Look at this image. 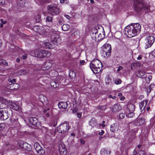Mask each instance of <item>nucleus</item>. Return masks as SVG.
I'll list each match as a JSON object with an SVG mask.
<instances>
[{
    "instance_id": "393cba45",
    "label": "nucleus",
    "mask_w": 155,
    "mask_h": 155,
    "mask_svg": "<svg viewBox=\"0 0 155 155\" xmlns=\"http://www.w3.org/2000/svg\"><path fill=\"white\" fill-rule=\"evenodd\" d=\"M10 107L16 110H18L20 108V107L15 103H12L11 104Z\"/></svg>"
},
{
    "instance_id": "423d86ee",
    "label": "nucleus",
    "mask_w": 155,
    "mask_h": 155,
    "mask_svg": "<svg viewBox=\"0 0 155 155\" xmlns=\"http://www.w3.org/2000/svg\"><path fill=\"white\" fill-rule=\"evenodd\" d=\"M34 54L35 57L39 58L49 57L51 55V53L49 51L42 50H36Z\"/></svg>"
},
{
    "instance_id": "f8f14e48",
    "label": "nucleus",
    "mask_w": 155,
    "mask_h": 155,
    "mask_svg": "<svg viewBox=\"0 0 155 155\" xmlns=\"http://www.w3.org/2000/svg\"><path fill=\"white\" fill-rule=\"evenodd\" d=\"M29 121L33 126L39 127L41 126L40 123L38 122L37 118L35 117H30Z\"/></svg>"
},
{
    "instance_id": "dca6fc26",
    "label": "nucleus",
    "mask_w": 155,
    "mask_h": 155,
    "mask_svg": "<svg viewBox=\"0 0 155 155\" xmlns=\"http://www.w3.org/2000/svg\"><path fill=\"white\" fill-rule=\"evenodd\" d=\"M20 147L23 149L28 151H30L31 150V147L30 144L26 142H23L22 145H20Z\"/></svg>"
},
{
    "instance_id": "7c9ffc66",
    "label": "nucleus",
    "mask_w": 155,
    "mask_h": 155,
    "mask_svg": "<svg viewBox=\"0 0 155 155\" xmlns=\"http://www.w3.org/2000/svg\"><path fill=\"white\" fill-rule=\"evenodd\" d=\"M18 119L15 118L13 116L10 119L11 123L14 124H18Z\"/></svg>"
},
{
    "instance_id": "c03bdc74",
    "label": "nucleus",
    "mask_w": 155,
    "mask_h": 155,
    "mask_svg": "<svg viewBox=\"0 0 155 155\" xmlns=\"http://www.w3.org/2000/svg\"><path fill=\"white\" fill-rule=\"evenodd\" d=\"M152 86V84H151L150 86L147 87V88H146V90L147 91V94H149L150 93L151 91V86Z\"/></svg>"
},
{
    "instance_id": "5fc2aeb1",
    "label": "nucleus",
    "mask_w": 155,
    "mask_h": 155,
    "mask_svg": "<svg viewBox=\"0 0 155 155\" xmlns=\"http://www.w3.org/2000/svg\"><path fill=\"white\" fill-rule=\"evenodd\" d=\"M0 21L1 23L3 25L5 24L7 22L6 21H4L2 19H0Z\"/></svg>"
},
{
    "instance_id": "cd10ccee",
    "label": "nucleus",
    "mask_w": 155,
    "mask_h": 155,
    "mask_svg": "<svg viewBox=\"0 0 155 155\" xmlns=\"http://www.w3.org/2000/svg\"><path fill=\"white\" fill-rule=\"evenodd\" d=\"M138 125H140L143 124L145 121V120L143 118H139L137 120Z\"/></svg>"
},
{
    "instance_id": "f03ea898",
    "label": "nucleus",
    "mask_w": 155,
    "mask_h": 155,
    "mask_svg": "<svg viewBox=\"0 0 155 155\" xmlns=\"http://www.w3.org/2000/svg\"><path fill=\"white\" fill-rule=\"evenodd\" d=\"M102 65L101 61L96 59L91 61L90 64V67L94 73L97 74L101 71Z\"/></svg>"
},
{
    "instance_id": "aec40b11",
    "label": "nucleus",
    "mask_w": 155,
    "mask_h": 155,
    "mask_svg": "<svg viewBox=\"0 0 155 155\" xmlns=\"http://www.w3.org/2000/svg\"><path fill=\"white\" fill-rule=\"evenodd\" d=\"M134 105L132 104H129L127 105V110L129 112H134L135 110Z\"/></svg>"
},
{
    "instance_id": "0e129e2a",
    "label": "nucleus",
    "mask_w": 155,
    "mask_h": 155,
    "mask_svg": "<svg viewBox=\"0 0 155 155\" xmlns=\"http://www.w3.org/2000/svg\"><path fill=\"white\" fill-rule=\"evenodd\" d=\"M150 107L148 106H147L146 109L147 111H148L150 110Z\"/></svg>"
},
{
    "instance_id": "9b49d317",
    "label": "nucleus",
    "mask_w": 155,
    "mask_h": 155,
    "mask_svg": "<svg viewBox=\"0 0 155 155\" xmlns=\"http://www.w3.org/2000/svg\"><path fill=\"white\" fill-rule=\"evenodd\" d=\"M34 148L37 153L40 155H42L45 153V150L38 143H35L34 145Z\"/></svg>"
},
{
    "instance_id": "052dcab7",
    "label": "nucleus",
    "mask_w": 155,
    "mask_h": 155,
    "mask_svg": "<svg viewBox=\"0 0 155 155\" xmlns=\"http://www.w3.org/2000/svg\"><path fill=\"white\" fill-rule=\"evenodd\" d=\"M77 116L78 117L80 118L81 117V113H77Z\"/></svg>"
},
{
    "instance_id": "4468645a",
    "label": "nucleus",
    "mask_w": 155,
    "mask_h": 155,
    "mask_svg": "<svg viewBox=\"0 0 155 155\" xmlns=\"http://www.w3.org/2000/svg\"><path fill=\"white\" fill-rule=\"evenodd\" d=\"M148 100H145L142 101L139 104L140 109L141 112H144L145 111V107L147 106Z\"/></svg>"
},
{
    "instance_id": "774afa93",
    "label": "nucleus",
    "mask_w": 155,
    "mask_h": 155,
    "mask_svg": "<svg viewBox=\"0 0 155 155\" xmlns=\"http://www.w3.org/2000/svg\"><path fill=\"white\" fill-rule=\"evenodd\" d=\"M16 61L17 62L19 63L20 61V59L19 58H18L16 59Z\"/></svg>"
},
{
    "instance_id": "a211bd4d",
    "label": "nucleus",
    "mask_w": 155,
    "mask_h": 155,
    "mask_svg": "<svg viewBox=\"0 0 155 155\" xmlns=\"http://www.w3.org/2000/svg\"><path fill=\"white\" fill-rule=\"evenodd\" d=\"M19 85L17 83L10 84L8 85V87L10 90H13L18 88Z\"/></svg>"
},
{
    "instance_id": "c756f323",
    "label": "nucleus",
    "mask_w": 155,
    "mask_h": 155,
    "mask_svg": "<svg viewBox=\"0 0 155 155\" xmlns=\"http://www.w3.org/2000/svg\"><path fill=\"white\" fill-rule=\"evenodd\" d=\"M99 35H100V33L97 31L95 32L94 37L96 39H97L98 40H101L102 38L101 36H99Z\"/></svg>"
},
{
    "instance_id": "f3484780",
    "label": "nucleus",
    "mask_w": 155,
    "mask_h": 155,
    "mask_svg": "<svg viewBox=\"0 0 155 155\" xmlns=\"http://www.w3.org/2000/svg\"><path fill=\"white\" fill-rule=\"evenodd\" d=\"M64 144H60L59 145V150L60 154L64 155L66 153Z\"/></svg>"
},
{
    "instance_id": "39448f33",
    "label": "nucleus",
    "mask_w": 155,
    "mask_h": 155,
    "mask_svg": "<svg viewBox=\"0 0 155 155\" xmlns=\"http://www.w3.org/2000/svg\"><path fill=\"white\" fill-rule=\"evenodd\" d=\"M155 40L154 37L149 36L146 37L143 41V44L145 49L150 48L152 45Z\"/></svg>"
},
{
    "instance_id": "c9c22d12",
    "label": "nucleus",
    "mask_w": 155,
    "mask_h": 155,
    "mask_svg": "<svg viewBox=\"0 0 155 155\" xmlns=\"http://www.w3.org/2000/svg\"><path fill=\"white\" fill-rule=\"evenodd\" d=\"M145 78V80L147 84H149L150 83V81L152 78V76L151 75L149 76L148 77H147L146 75Z\"/></svg>"
},
{
    "instance_id": "69168bd1",
    "label": "nucleus",
    "mask_w": 155,
    "mask_h": 155,
    "mask_svg": "<svg viewBox=\"0 0 155 155\" xmlns=\"http://www.w3.org/2000/svg\"><path fill=\"white\" fill-rule=\"evenodd\" d=\"M58 22L59 25H61L62 22V21L61 20H59L58 21Z\"/></svg>"
},
{
    "instance_id": "a19ab883",
    "label": "nucleus",
    "mask_w": 155,
    "mask_h": 155,
    "mask_svg": "<svg viewBox=\"0 0 155 155\" xmlns=\"http://www.w3.org/2000/svg\"><path fill=\"white\" fill-rule=\"evenodd\" d=\"M114 83L116 84H119L121 83V81L120 79H117L114 80Z\"/></svg>"
},
{
    "instance_id": "72a5a7b5",
    "label": "nucleus",
    "mask_w": 155,
    "mask_h": 155,
    "mask_svg": "<svg viewBox=\"0 0 155 155\" xmlns=\"http://www.w3.org/2000/svg\"><path fill=\"white\" fill-rule=\"evenodd\" d=\"M117 129V126L114 124L110 126V130L113 132H115L116 130Z\"/></svg>"
},
{
    "instance_id": "49530a36",
    "label": "nucleus",
    "mask_w": 155,
    "mask_h": 155,
    "mask_svg": "<svg viewBox=\"0 0 155 155\" xmlns=\"http://www.w3.org/2000/svg\"><path fill=\"white\" fill-rule=\"evenodd\" d=\"M39 2L41 4H43L44 3H46L48 2L47 0H38Z\"/></svg>"
},
{
    "instance_id": "c85d7f7f",
    "label": "nucleus",
    "mask_w": 155,
    "mask_h": 155,
    "mask_svg": "<svg viewBox=\"0 0 155 155\" xmlns=\"http://www.w3.org/2000/svg\"><path fill=\"white\" fill-rule=\"evenodd\" d=\"M52 65L51 63L49 61H47L45 63V67H46V69H48Z\"/></svg>"
},
{
    "instance_id": "473e14b6",
    "label": "nucleus",
    "mask_w": 155,
    "mask_h": 155,
    "mask_svg": "<svg viewBox=\"0 0 155 155\" xmlns=\"http://www.w3.org/2000/svg\"><path fill=\"white\" fill-rule=\"evenodd\" d=\"M134 155H146L145 152L143 151H139L138 153L136 151H134Z\"/></svg>"
},
{
    "instance_id": "58836bf2",
    "label": "nucleus",
    "mask_w": 155,
    "mask_h": 155,
    "mask_svg": "<svg viewBox=\"0 0 155 155\" xmlns=\"http://www.w3.org/2000/svg\"><path fill=\"white\" fill-rule=\"evenodd\" d=\"M52 17L50 16H47L46 18V21L47 22H48L50 23H52Z\"/></svg>"
},
{
    "instance_id": "37998d69",
    "label": "nucleus",
    "mask_w": 155,
    "mask_h": 155,
    "mask_svg": "<svg viewBox=\"0 0 155 155\" xmlns=\"http://www.w3.org/2000/svg\"><path fill=\"white\" fill-rule=\"evenodd\" d=\"M45 97L43 95H39V96L40 100L42 103L45 101V100L44 99V98Z\"/></svg>"
},
{
    "instance_id": "1a4fd4ad",
    "label": "nucleus",
    "mask_w": 155,
    "mask_h": 155,
    "mask_svg": "<svg viewBox=\"0 0 155 155\" xmlns=\"http://www.w3.org/2000/svg\"><path fill=\"white\" fill-rule=\"evenodd\" d=\"M10 111L9 109H4L0 110V120H5L9 117V112Z\"/></svg>"
},
{
    "instance_id": "680f3d73",
    "label": "nucleus",
    "mask_w": 155,
    "mask_h": 155,
    "mask_svg": "<svg viewBox=\"0 0 155 155\" xmlns=\"http://www.w3.org/2000/svg\"><path fill=\"white\" fill-rule=\"evenodd\" d=\"M142 56L141 55H139L138 57L137 58V59L138 60H140L142 58Z\"/></svg>"
},
{
    "instance_id": "e2e57ef3",
    "label": "nucleus",
    "mask_w": 155,
    "mask_h": 155,
    "mask_svg": "<svg viewBox=\"0 0 155 155\" xmlns=\"http://www.w3.org/2000/svg\"><path fill=\"white\" fill-rule=\"evenodd\" d=\"M57 120H55L54 121V124L53 126H55L57 125Z\"/></svg>"
},
{
    "instance_id": "09e8293b",
    "label": "nucleus",
    "mask_w": 155,
    "mask_h": 155,
    "mask_svg": "<svg viewBox=\"0 0 155 155\" xmlns=\"http://www.w3.org/2000/svg\"><path fill=\"white\" fill-rule=\"evenodd\" d=\"M5 127L4 125L3 124H0V131L2 130Z\"/></svg>"
},
{
    "instance_id": "6e6552de",
    "label": "nucleus",
    "mask_w": 155,
    "mask_h": 155,
    "mask_svg": "<svg viewBox=\"0 0 155 155\" xmlns=\"http://www.w3.org/2000/svg\"><path fill=\"white\" fill-rule=\"evenodd\" d=\"M103 50V54H105L106 57H110L111 51V48L110 45L108 43L105 44L102 47Z\"/></svg>"
},
{
    "instance_id": "4c0bfd02",
    "label": "nucleus",
    "mask_w": 155,
    "mask_h": 155,
    "mask_svg": "<svg viewBox=\"0 0 155 155\" xmlns=\"http://www.w3.org/2000/svg\"><path fill=\"white\" fill-rule=\"evenodd\" d=\"M126 115V117H128L132 118L134 115V112H129Z\"/></svg>"
},
{
    "instance_id": "5701e85b",
    "label": "nucleus",
    "mask_w": 155,
    "mask_h": 155,
    "mask_svg": "<svg viewBox=\"0 0 155 155\" xmlns=\"http://www.w3.org/2000/svg\"><path fill=\"white\" fill-rule=\"evenodd\" d=\"M58 105L59 108L65 109L67 107L68 104L66 102H61L58 104Z\"/></svg>"
},
{
    "instance_id": "6ab92c4d",
    "label": "nucleus",
    "mask_w": 155,
    "mask_h": 155,
    "mask_svg": "<svg viewBox=\"0 0 155 155\" xmlns=\"http://www.w3.org/2000/svg\"><path fill=\"white\" fill-rule=\"evenodd\" d=\"M146 74V73L142 70L138 71V73H136V75L141 78H144L145 77Z\"/></svg>"
},
{
    "instance_id": "2eb2a0df",
    "label": "nucleus",
    "mask_w": 155,
    "mask_h": 155,
    "mask_svg": "<svg viewBox=\"0 0 155 155\" xmlns=\"http://www.w3.org/2000/svg\"><path fill=\"white\" fill-rule=\"evenodd\" d=\"M8 102L7 100L4 99H0V109H6Z\"/></svg>"
},
{
    "instance_id": "79ce46f5",
    "label": "nucleus",
    "mask_w": 155,
    "mask_h": 155,
    "mask_svg": "<svg viewBox=\"0 0 155 155\" xmlns=\"http://www.w3.org/2000/svg\"><path fill=\"white\" fill-rule=\"evenodd\" d=\"M107 108V106L104 105V106H100L98 107V109L102 110H105Z\"/></svg>"
},
{
    "instance_id": "a878e982",
    "label": "nucleus",
    "mask_w": 155,
    "mask_h": 155,
    "mask_svg": "<svg viewBox=\"0 0 155 155\" xmlns=\"http://www.w3.org/2000/svg\"><path fill=\"white\" fill-rule=\"evenodd\" d=\"M43 46L46 48L50 49L52 47V45L48 42H45L43 44Z\"/></svg>"
},
{
    "instance_id": "ddd939ff",
    "label": "nucleus",
    "mask_w": 155,
    "mask_h": 155,
    "mask_svg": "<svg viewBox=\"0 0 155 155\" xmlns=\"http://www.w3.org/2000/svg\"><path fill=\"white\" fill-rule=\"evenodd\" d=\"M130 25L131 26V27L134 31V32L136 33L137 35L140 33L141 27L139 23L134 24Z\"/></svg>"
},
{
    "instance_id": "bf43d9fd",
    "label": "nucleus",
    "mask_w": 155,
    "mask_h": 155,
    "mask_svg": "<svg viewBox=\"0 0 155 155\" xmlns=\"http://www.w3.org/2000/svg\"><path fill=\"white\" fill-rule=\"evenodd\" d=\"M65 16L66 17V18H67L68 19H70L71 17L68 15H65Z\"/></svg>"
},
{
    "instance_id": "0eeeda50",
    "label": "nucleus",
    "mask_w": 155,
    "mask_h": 155,
    "mask_svg": "<svg viewBox=\"0 0 155 155\" xmlns=\"http://www.w3.org/2000/svg\"><path fill=\"white\" fill-rule=\"evenodd\" d=\"M130 25L126 27L124 30V34L128 37L131 38L137 35Z\"/></svg>"
},
{
    "instance_id": "412c9836",
    "label": "nucleus",
    "mask_w": 155,
    "mask_h": 155,
    "mask_svg": "<svg viewBox=\"0 0 155 155\" xmlns=\"http://www.w3.org/2000/svg\"><path fill=\"white\" fill-rule=\"evenodd\" d=\"M121 109V107L120 104H115L113 107L112 111L113 112H117L119 111Z\"/></svg>"
},
{
    "instance_id": "f257e3e1",
    "label": "nucleus",
    "mask_w": 155,
    "mask_h": 155,
    "mask_svg": "<svg viewBox=\"0 0 155 155\" xmlns=\"http://www.w3.org/2000/svg\"><path fill=\"white\" fill-rule=\"evenodd\" d=\"M133 5L136 12H139L144 10L147 12H149V8L147 6L144 0H134Z\"/></svg>"
},
{
    "instance_id": "4d7b16f0",
    "label": "nucleus",
    "mask_w": 155,
    "mask_h": 155,
    "mask_svg": "<svg viewBox=\"0 0 155 155\" xmlns=\"http://www.w3.org/2000/svg\"><path fill=\"white\" fill-rule=\"evenodd\" d=\"M123 69V67L121 66H119L117 70V71H119L121 69Z\"/></svg>"
},
{
    "instance_id": "9d476101",
    "label": "nucleus",
    "mask_w": 155,
    "mask_h": 155,
    "mask_svg": "<svg viewBox=\"0 0 155 155\" xmlns=\"http://www.w3.org/2000/svg\"><path fill=\"white\" fill-rule=\"evenodd\" d=\"M47 8L48 12L52 15H56L59 13V9L52 5H48Z\"/></svg>"
},
{
    "instance_id": "864d4df0",
    "label": "nucleus",
    "mask_w": 155,
    "mask_h": 155,
    "mask_svg": "<svg viewBox=\"0 0 155 155\" xmlns=\"http://www.w3.org/2000/svg\"><path fill=\"white\" fill-rule=\"evenodd\" d=\"M85 63V61L84 60H80V63L81 64L84 65Z\"/></svg>"
},
{
    "instance_id": "3c124183",
    "label": "nucleus",
    "mask_w": 155,
    "mask_h": 155,
    "mask_svg": "<svg viewBox=\"0 0 155 155\" xmlns=\"http://www.w3.org/2000/svg\"><path fill=\"white\" fill-rule=\"evenodd\" d=\"M27 56L28 55L27 54H25L24 55H22V58L23 59H25L27 58Z\"/></svg>"
},
{
    "instance_id": "2f4dec72",
    "label": "nucleus",
    "mask_w": 155,
    "mask_h": 155,
    "mask_svg": "<svg viewBox=\"0 0 155 155\" xmlns=\"http://www.w3.org/2000/svg\"><path fill=\"white\" fill-rule=\"evenodd\" d=\"M70 28L69 25L68 24H64L62 27V29L64 31H67Z\"/></svg>"
},
{
    "instance_id": "bb28decb",
    "label": "nucleus",
    "mask_w": 155,
    "mask_h": 155,
    "mask_svg": "<svg viewBox=\"0 0 155 155\" xmlns=\"http://www.w3.org/2000/svg\"><path fill=\"white\" fill-rule=\"evenodd\" d=\"M27 74V72L25 69L21 70L18 71V75H24Z\"/></svg>"
},
{
    "instance_id": "4be33fe9",
    "label": "nucleus",
    "mask_w": 155,
    "mask_h": 155,
    "mask_svg": "<svg viewBox=\"0 0 155 155\" xmlns=\"http://www.w3.org/2000/svg\"><path fill=\"white\" fill-rule=\"evenodd\" d=\"M100 153L101 155H110V151L105 148L101 149L100 152Z\"/></svg>"
},
{
    "instance_id": "b1692460",
    "label": "nucleus",
    "mask_w": 155,
    "mask_h": 155,
    "mask_svg": "<svg viewBox=\"0 0 155 155\" xmlns=\"http://www.w3.org/2000/svg\"><path fill=\"white\" fill-rule=\"evenodd\" d=\"M15 134L14 129H9L7 132V134L9 136H12Z\"/></svg>"
},
{
    "instance_id": "13d9d810",
    "label": "nucleus",
    "mask_w": 155,
    "mask_h": 155,
    "mask_svg": "<svg viewBox=\"0 0 155 155\" xmlns=\"http://www.w3.org/2000/svg\"><path fill=\"white\" fill-rule=\"evenodd\" d=\"M49 110H50V109L49 108H48L46 109H44V113H47L48 111Z\"/></svg>"
},
{
    "instance_id": "f704fd0d",
    "label": "nucleus",
    "mask_w": 155,
    "mask_h": 155,
    "mask_svg": "<svg viewBox=\"0 0 155 155\" xmlns=\"http://www.w3.org/2000/svg\"><path fill=\"white\" fill-rule=\"evenodd\" d=\"M69 76L71 78L74 77L76 76V73L73 71L71 70L69 72Z\"/></svg>"
},
{
    "instance_id": "a18cd8bd",
    "label": "nucleus",
    "mask_w": 155,
    "mask_h": 155,
    "mask_svg": "<svg viewBox=\"0 0 155 155\" xmlns=\"http://www.w3.org/2000/svg\"><path fill=\"white\" fill-rule=\"evenodd\" d=\"M39 28L40 27L39 26H36L33 27V29L36 32H39V30H40Z\"/></svg>"
},
{
    "instance_id": "338daca9",
    "label": "nucleus",
    "mask_w": 155,
    "mask_h": 155,
    "mask_svg": "<svg viewBox=\"0 0 155 155\" xmlns=\"http://www.w3.org/2000/svg\"><path fill=\"white\" fill-rule=\"evenodd\" d=\"M122 94L121 93H118V96L120 97V96H122Z\"/></svg>"
},
{
    "instance_id": "de8ad7c7",
    "label": "nucleus",
    "mask_w": 155,
    "mask_h": 155,
    "mask_svg": "<svg viewBox=\"0 0 155 155\" xmlns=\"http://www.w3.org/2000/svg\"><path fill=\"white\" fill-rule=\"evenodd\" d=\"M125 116V114L123 113H120L119 114V118L120 119H123Z\"/></svg>"
},
{
    "instance_id": "7ed1b4c3",
    "label": "nucleus",
    "mask_w": 155,
    "mask_h": 155,
    "mask_svg": "<svg viewBox=\"0 0 155 155\" xmlns=\"http://www.w3.org/2000/svg\"><path fill=\"white\" fill-rule=\"evenodd\" d=\"M70 129L69 124L66 123L61 124L56 129V131L61 134V136L65 137L68 134V131Z\"/></svg>"
},
{
    "instance_id": "603ef678",
    "label": "nucleus",
    "mask_w": 155,
    "mask_h": 155,
    "mask_svg": "<svg viewBox=\"0 0 155 155\" xmlns=\"http://www.w3.org/2000/svg\"><path fill=\"white\" fill-rule=\"evenodd\" d=\"M108 97L110 98H112L113 99H114L116 98V97L115 96H113L111 95H109L108 96Z\"/></svg>"
},
{
    "instance_id": "e433bc0d",
    "label": "nucleus",
    "mask_w": 155,
    "mask_h": 155,
    "mask_svg": "<svg viewBox=\"0 0 155 155\" xmlns=\"http://www.w3.org/2000/svg\"><path fill=\"white\" fill-rule=\"evenodd\" d=\"M36 22H39L41 20L40 16L39 15H37L34 18Z\"/></svg>"
},
{
    "instance_id": "8fccbe9b",
    "label": "nucleus",
    "mask_w": 155,
    "mask_h": 155,
    "mask_svg": "<svg viewBox=\"0 0 155 155\" xmlns=\"http://www.w3.org/2000/svg\"><path fill=\"white\" fill-rule=\"evenodd\" d=\"M8 81L10 82L11 83V84H14V83L16 82L15 80V79H13L12 80L11 79H9Z\"/></svg>"
},
{
    "instance_id": "6e6d98bb",
    "label": "nucleus",
    "mask_w": 155,
    "mask_h": 155,
    "mask_svg": "<svg viewBox=\"0 0 155 155\" xmlns=\"http://www.w3.org/2000/svg\"><path fill=\"white\" fill-rule=\"evenodd\" d=\"M104 133V131L103 130H101V132L98 133V134L100 135H102Z\"/></svg>"
},
{
    "instance_id": "ea45409f",
    "label": "nucleus",
    "mask_w": 155,
    "mask_h": 155,
    "mask_svg": "<svg viewBox=\"0 0 155 155\" xmlns=\"http://www.w3.org/2000/svg\"><path fill=\"white\" fill-rule=\"evenodd\" d=\"M1 64L7 66L8 63L5 60L1 59L0 60V65Z\"/></svg>"
},
{
    "instance_id": "20e7f679",
    "label": "nucleus",
    "mask_w": 155,
    "mask_h": 155,
    "mask_svg": "<svg viewBox=\"0 0 155 155\" xmlns=\"http://www.w3.org/2000/svg\"><path fill=\"white\" fill-rule=\"evenodd\" d=\"M51 39L52 42L55 45H58L61 43V39L59 35V33L54 30L50 32Z\"/></svg>"
}]
</instances>
